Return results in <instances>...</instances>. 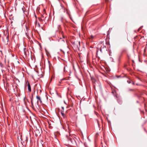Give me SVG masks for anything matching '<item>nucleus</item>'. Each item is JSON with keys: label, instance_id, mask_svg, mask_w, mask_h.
Wrapping results in <instances>:
<instances>
[{"label": "nucleus", "instance_id": "1", "mask_svg": "<svg viewBox=\"0 0 147 147\" xmlns=\"http://www.w3.org/2000/svg\"><path fill=\"white\" fill-rule=\"evenodd\" d=\"M109 44V42L106 41H101L98 44V47L99 48L100 52H102L103 51L106 50V45Z\"/></svg>", "mask_w": 147, "mask_h": 147}, {"label": "nucleus", "instance_id": "2", "mask_svg": "<svg viewBox=\"0 0 147 147\" xmlns=\"http://www.w3.org/2000/svg\"><path fill=\"white\" fill-rule=\"evenodd\" d=\"M80 42L76 41L74 42L73 43V46L76 49H79L80 46Z\"/></svg>", "mask_w": 147, "mask_h": 147}, {"label": "nucleus", "instance_id": "3", "mask_svg": "<svg viewBox=\"0 0 147 147\" xmlns=\"http://www.w3.org/2000/svg\"><path fill=\"white\" fill-rule=\"evenodd\" d=\"M26 84H27L28 87V89L29 91L30 92L31 91V89L29 82L27 81L26 82Z\"/></svg>", "mask_w": 147, "mask_h": 147}, {"label": "nucleus", "instance_id": "4", "mask_svg": "<svg viewBox=\"0 0 147 147\" xmlns=\"http://www.w3.org/2000/svg\"><path fill=\"white\" fill-rule=\"evenodd\" d=\"M3 40L5 42V43H7L9 41V36H6L5 39L4 38L3 39Z\"/></svg>", "mask_w": 147, "mask_h": 147}, {"label": "nucleus", "instance_id": "5", "mask_svg": "<svg viewBox=\"0 0 147 147\" xmlns=\"http://www.w3.org/2000/svg\"><path fill=\"white\" fill-rule=\"evenodd\" d=\"M61 115L64 118H65V115L64 113V111H61Z\"/></svg>", "mask_w": 147, "mask_h": 147}, {"label": "nucleus", "instance_id": "6", "mask_svg": "<svg viewBox=\"0 0 147 147\" xmlns=\"http://www.w3.org/2000/svg\"><path fill=\"white\" fill-rule=\"evenodd\" d=\"M47 17V14L45 13H43L42 15V18H45V19H46Z\"/></svg>", "mask_w": 147, "mask_h": 147}, {"label": "nucleus", "instance_id": "7", "mask_svg": "<svg viewBox=\"0 0 147 147\" xmlns=\"http://www.w3.org/2000/svg\"><path fill=\"white\" fill-rule=\"evenodd\" d=\"M27 50L25 47L23 49L24 52V55L26 56V57L27 56V55L28 54L27 53H26V51Z\"/></svg>", "mask_w": 147, "mask_h": 147}, {"label": "nucleus", "instance_id": "8", "mask_svg": "<svg viewBox=\"0 0 147 147\" xmlns=\"http://www.w3.org/2000/svg\"><path fill=\"white\" fill-rule=\"evenodd\" d=\"M36 98L37 99H38V100H39V101L40 103H41L42 102V101L41 99V98L39 96H37L36 97Z\"/></svg>", "mask_w": 147, "mask_h": 147}, {"label": "nucleus", "instance_id": "9", "mask_svg": "<svg viewBox=\"0 0 147 147\" xmlns=\"http://www.w3.org/2000/svg\"><path fill=\"white\" fill-rule=\"evenodd\" d=\"M94 38V36H93L92 35H91L90 37L89 38L90 40H92Z\"/></svg>", "mask_w": 147, "mask_h": 147}, {"label": "nucleus", "instance_id": "10", "mask_svg": "<svg viewBox=\"0 0 147 147\" xmlns=\"http://www.w3.org/2000/svg\"><path fill=\"white\" fill-rule=\"evenodd\" d=\"M117 101L120 104H121L122 103V101L119 99H117Z\"/></svg>", "mask_w": 147, "mask_h": 147}, {"label": "nucleus", "instance_id": "11", "mask_svg": "<svg viewBox=\"0 0 147 147\" xmlns=\"http://www.w3.org/2000/svg\"><path fill=\"white\" fill-rule=\"evenodd\" d=\"M32 100H33L32 99H31V103L32 106V108H33L34 107V105H33V104Z\"/></svg>", "mask_w": 147, "mask_h": 147}, {"label": "nucleus", "instance_id": "12", "mask_svg": "<svg viewBox=\"0 0 147 147\" xmlns=\"http://www.w3.org/2000/svg\"><path fill=\"white\" fill-rule=\"evenodd\" d=\"M128 91H133L134 90L133 89H128Z\"/></svg>", "mask_w": 147, "mask_h": 147}, {"label": "nucleus", "instance_id": "13", "mask_svg": "<svg viewBox=\"0 0 147 147\" xmlns=\"http://www.w3.org/2000/svg\"><path fill=\"white\" fill-rule=\"evenodd\" d=\"M26 53H27L28 54L27 55V56L29 55V53L27 50H26Z\"/></svg>", "mask_w": 147, "mask_h": 147}, {"label": "nucleus", "instance_id": "14", "mask_svg": "<svg viewBox=\"0 0 147 147\" xmlns=\"http://www.w3.org/2000/svg\"><path fill=\"white\" fill-rule=\"evenodd\" d=\"M127 82L129 84H130L131 83V82H130V80H128L127 81Z\"/></svg>", "mask_w": 147, "mask_h": 147}, {"label": "nucleus", "instance_id": "15", "mask_svg": "<svg viewBox=\"0 0 147 147\" xmlns=\"http://www.w3.org/2000/svg\"><path fill=\"white\" fill-rule=\"evenodd\" d=\"M61 108L62 109V110H61V111H64V107H62Z\"/></svg>", "mask_w": 147, "mask_h": 147}, {"label": "nucleus", "instance_id": "16", "mask_svg": "<svg viewBox=\"0 0 147 147\" xmlns=\"http://www.w3.org/2000/svg\"><path fill=\"white\" fill-rule=\"evenodd\" d=\"M142 27H140L138 30V31L139 32L140 31V30L141 29Z\"/></svg>", "mask_w": 147, "mask_h": 147}, {"label": "nucleus", "instance_id": "17", "mask_svg": "<svg viewBox=\"0 0 147 147\" xmlns=\"http://www.w3.org/2000/svg\"><path fill=\"white\" fill-rule=\"evenodd\" d=\"M37 109L39 108V106H38V107H37Z\"/></svg>", "mask_w": 147, "mask_h": 147}, {"label": "nucleus", "instance_id": "18", "mask_svg": "<svg viewBox=\"0 0 147 147\" xmlns=\"http://www.w3.org/2000/svg\"><path fill=\"white\" fill-rule=\"evenodd\" d=\"M114 92L113 91L112 92V93H113H113H114Z\"/></svg>", "mask_w": 147, "mask_h": 147}, {"label": "nucleus", "instance_id": "19", "mask_svg": "<svg viewBox=\"0 0 147 147\" xmlns=\"http://www.w3.org/2000/svg\"><path fill=\"white\" fill-rule=\"evenodd\" d=\"M132 83L133 84H134V82H133Z\"/></svg>", "mask_w": 147, "mask_h": 147}, {"label": "nucleus", "instance_id": "20", "mask_svg": "<svg viewBox=\"0 0 147 147\" xmlns=\"http://www.w3.org/2000/svg\"><path fill=\"white\" fill-rule=\"evenodd\" d=\"M60 25H58V27H60Z\"/></svg>", "mask_w": 147, "mask_h": 147}, {"label": "nucleus", "instance_id": "21", "mask_svg": "<svg viewBox=\"0 0 147 147\" xmlns=\"http://www.w3.org/2000/svg\"><path fill=\"white\" fill-rule=\"evenodd\" d=\"M73 68L74 69H75L74 67V66H73Z\"/></svg>", "mask_w": 147, "mask_h": 147}, {"label": "nucleus", "instance_id": "22", "mask_svg": "<svg viewBox=\"0 0 147 147\" xmlns=\"http://www.w3.org/2000/svg\"><path fill=\"white\" fill-rule=\"evenodd\" d=\"M61 82H59V83H61Z\"/></svg>", "mask_w": 147, "mask_h": 147}, {"label": "nucleus", "instance_id": "23", "mask_svg": "<svg viewBox=\"0 0 147 147\" xmlns=\"http://www.w3.org/2000/svg\"><path fill=\"white\" fill-rule=\"evenodd\" d=\"M32 98L33 97V95L32 94Z\"/></svg>", "mask_w": 147, "mask_h": 147}, {"label": "nucleus", "instance_id": "24", "mask_svg": "<svg viewBox=\"0 0 147 147\" xmlns=\"http://www.w3.org/2000/svg\"><path fill=\"white\" fill-rule=\"evenodd\" d=\"M64 71H65V68H64Z\"/></svg>", "mask_w": 147, "mask_h": 147}, {"label": "nucleus", "instance_id": "25", "mask_svg": "<svg viewBox=\"0 0 147 147\" xmlns=\"http://www.w3.org/2000/svg\"><path fill=\"white\" fill-rule=\"evenodd\" d=\"M38 25H39V26H40V25H39V24H38Z\"/></svg>", "mask_w": 147, "mask_h": 147}, {"label": "nucleus", "instance_id": "26", "mask_svg": "<svg viewBox=\"0 0 147 147\" xmlns=\"http://www.w3.org/2000/svg\"><path fill=\"white\" fill-rule=\"evenodd\" d=\"M35 92V91H34V94Z\"/></svg>", "mask_w": 147, "mask_h": 147}]
</instances>
